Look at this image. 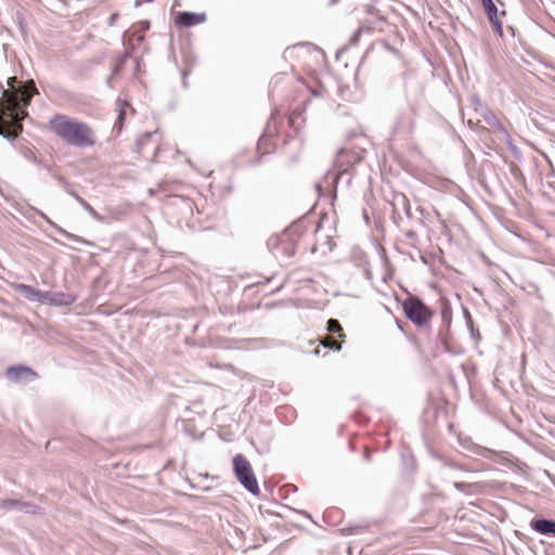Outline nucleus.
Segmentation results:
<instances>
[{
    "label": "nucleus",
    "mask_w": 555,
    "mask_h": 555,
    "mask_svg": "<svg viewBox=\"0 0 555 555\" xmlns=\"http://www.w3.org/2000/svg\"><path fill=\"white\" fill-rule=\"evenodd\" d=\"M453 487L462 492V493H465L467 495L472 494L473 493V488L476 487V483H466V482H461V481H455L453 482Z\"/></svg>",
    "instance_id": "obj_23"
},
{
    "label": "nucleus",
    "mask_w": 555,
    "mask_h": 555,
    "mask_svg": "<svg viewBox=\"0 0 555 555\" xmlns=\"http://www.w3.org/2000/svg\"><path fill=\"white\" fill-rule=\"evenodd\" d=\"M35 506L30 504V507H21V511H25L26 513H34Z\"/></svg>",
    "instance_id": "obj_32"
},
{
    "label": "nucleus",
    "mask_w": 555,
    "mask_h": 555,
    "mask_svg": "<svg viewBox=\"0 0 555 555\" xmlns=\"http://www.w3.org/2000/svg\"><path fill=\"white\" fill-rule=\"evenodd\" d=\"M314 353H315V354H319V353H320V349H319V348H317V349L314 350Z\"/></svg>",
    "instance_id": "obj_41"
},
{
    "label": "nucleus",
    "mask_w": 555,
    "mask_h": 555,
    "mask_svg": "<svg viewBox=\"0 0 555 555\" xmlns=\"http://www.w3.org/2000/svg\"><path fill=\"white\" fill-rule=\"evenodd\" d=\"M9 90H3L1 96V105L5 115L14 121V126L10 131L4 129L3 122H0V135L9 140H14L20 131L21 126L17 125L26 115L25 108L29 105L33 96L37 93V88L33 80L20 82L16 77L8 80Z\"/></svg>",
    "instance_id": "obj_1"
},
{
    "label": "nucleus",
    "mask_w": 555,
    "mask_h": 555,
    "mask_svg": "<svg viewBox=\"0 0 555 555\" xmlns=\"http://www.w3.org/2000/svg\"><path fill=\"white\" fill-rule=\"evenodd\" d=\"M481 116L483 117V120L486 124L493 128L496 132L501 134V137L505 140L509 139V133L506 130V128L503 126V124L496 118V116L490 112L489 109L485 108L481 113Z\"/></svg>",
    "instance_id": "obj_15"
},
{
    "label": "nucleus",
    "mask_w": 555,
    "mask_h": 555,
    "mask_svg": "<svg viewBox=\"0 0 555 555\" xmlns=\"http://www.w3.org/2000/svg\"><path fill=\"white\" fill-rule=\"evenodd\" d=\"M76 300L77 296L70 293L43 291L41 302L52 306H69Z\"/></svg>",
    "instance_id": "obj_9"
},
{
    "label": "nucleus",
    "mask_w": 555,
    "mask_h": 555,
    "mask_svg": "<svg viewBox=\"0 0 555 555\" xmlns=\"http://www.w3.org/2000/svg\"><path fill=\"white\" fill-rule=\"evenodd\" d=\"M402 308L406 319L418 327L428 324L434 314L431 309L415 295H409L402 302Z\"/></svg>",
    "instance_id": "obj_3"
},
{
    "label": "nucleus",
    "mask_w": 555,
    "mask_h": 555,
    "mask_svg": "<svg viewBox=\"0 0 555 555\" xmlns=\"http://www.w3.org/2000/svg\"><path fill=\"white\" fill-rule=\"evenodd\" d=\"M15 291L21 293L26 299L30 301H39L42 300L43 291L37 289L27 284H16Z\"/></svg>",
    "instance_id": "obj_16"
},
{
    "label": "nucleus",
    "mask_w": 555,
    "mask_h": 555,
    "mask_svg": "<svg viewBox=\"0 0 555 555\" xmlns=\"http://www.w3.org/2000/svg\"><path fill=\"white\" fill-rule=\"evenodd\" d=\"M372 30V27L366 25V24H362L358 29L357 31L354 33V35L351 37V42L353 44H356L358 41H359V38L360 36L363 34V33H370Z\"/></svg>",
    "instance_id": "obj_25"
},
{
    "label": "nucleus",
    "mask_w": 555,
    "mask_h": 555,
    "mask_svg": "<svg viewBox=\"0 0 555 555\" xmlns=\"http://www.w3.org/2000/svg\"><path fill=\"white\" fill-rule=\"evenodd\" d=\"M28 158H29L30 160H33L35 164H38V165L42 166V163H41L40 160H38L36 156L31 155V156H29ZM43 167H44L46 169H48L49 171L51 170V168H50L49 166L43 165Z\"/></svg>",
    "instance_id": "obj_30"
},
{
    "label": "nucleus",
    "mask_w": 555,
    "mask_h": 555,
    "mask_svg": "<svg viewBox=\"0 0 555 555\" xmlns=\"http://www.w3.org/2000/svg\"><path fill=\"white\" fill-rule=\"evenodd\" d=\"M57 230L63 233L66 237L74 238V241H77V237L74 235L68 234L67 232L63 231L62 229L57 228Z\"/></svg>",
    "instance_id": "obj_33"
},
{
    "label": "nucleus",
    "mask_w": 555,
    "mask_h": 555,
    "mask_svg": "<svg viewBox=\"0 0 555 555\" xmlns=\"http://www.w3.org/2000/svg\"><path fill=\"white\" fill-rule=\"evenodd\" d=\"M434 457L437 461H439L442 466L449 467L451 469L460 470V472L476 473V472H480L483 469L482 468L483 465L478 464L476 466H469V465L461 464L446 455L438 454V453H435Z\"/></svg>",
    "instance_id": "obj_10"
},
{
    "label": "nucleus",
    "mask_w": 555,
    "mask_h": 555,
    "mask_svg": "<svg viewBox=\"0 0 555 555\" xmlns=\"http://www.w3.org/2000/svg\"><path fill=\"white\" fill-rule=\"evenodd\" d=\"M157 135V132L154 131V132H146L144 133L142 137H140L137 142H135V146H137V152L141 155H143L144 157H155L157 155V152H158V146L155 144L151 151H149L147 149V145L151 141H153V139Z\"/></svg>",
    "instance_id": "obj_12"
},
{
    "label": "nucleus",
    "mask_w": 555,
    "mask_h": 555,
    "mask_svg": "<svg viewBox=\"0 0 555 555\" xmlns=\"http://www.w3.org/2000/svg\"><path fill=\"white\" fill-rule=\"evenodd\" d=\"M233 469L237 480L247 491L255 495L260 492L253 467L244 455L236 454L233 457Z\"/></svg>",
    "instance_id": "obj_4"
},
{
    "label": "nucleus",
    "mask_w": 555,
    "mask_h": 555,
    "mask_svg": "<svg viewBox=\"0 0 555 555\" xmlns=\"http://www.w3.org/2000/svg\"><path fill=\"white\" fill-rule=\"evenodd\" d=\"M49 130L69 146L88 149L94 146L96 137L94 130L77 118L56 114L48 122Z\"/></svg>",
    "instance_id": "obj_2"
},
{
    "label": "nucleus",
    "mask_w": 555,
    "mask_h": 555,
    "mask_svg": "<svg viewBox=\"0 0 555 555\" xmlns=\"http://www.w3.org/2000/svg\"><path fill=\"white\" fill-rule=\"evenodd\" d=\"M124 114L125 113L122 111L119 112V115H118V118H117V122H120L124 119Z\"/></svg>",
    "instance_id": "obj_35"
},
{
    "label": "nucleus",
    "mask_w": 555,
    "mask_h": 555,
    "mask_svg": "<svg viewBox=\"0 0 555 555\" xmlns=\"http://www.w3.org/2000/svg\"><path fill=\"white\" fill-rule=\"evenodd\" d=\"M326 330L328 335L321 339V345L325 348L339 351L345 338V333L339 321L336 319H330L327 321Z\"/></svg>",
    "instance_id": "obj_6"
},
{
    "label": "nucleus",
    "mask_w": 555,
    "mask_h": 555,
    "mask_svg": "<svg viewBox=\"0 0 555 555\" xmlns=\"http://www.w3.org/2000/svg\"><path fill=\"white\" fill-rule=\"evenodd\" d=\"M532 530L540 534L555 537V520L547 518H533L530 521Z\"/></svg>",
    "instance_id": "obj_14"
},
{
    "label": "nucleus",
    "mask_w": 555,
    "mask_h": 555,
    "mask_svg": "<svg viewBox=\"0 0 555 555\" xmlns=\"http://www.w3.org/2000/svg\"><path fill=\"white\" fill-rule=\"evenodd\" d=\"M118 18V14L117 13H113L109 18H108V25L113 26L116 22V20Z\"/></svg>",
    "instance_id": "obj_31"
},
{
    "label": "nucleus",
    "mask_w": 555,
    "mask_h": 555,
    "mask_svg": "<svg viewBox=\"0 0 555 555\" xmlns=\"http://www.w3.org/2000/svg\"><path fill=\"white\" fill-rule=\"evenodd\" d=\"M275 132V125L269 121L266 126L263 134L259 138L258 147H261L263 144H266L267 140L274 137Z\"/></svg>",
    "instance_id": "obj_20"
},
{
    "label": "nucleus",
    "mask_w": 555,
    "mask_h": 555,
    "mask_svg": "<svg viewBox=\"0 0 555 555\" xmlns=\"http://www.w3.org/2000/svg\"><path fill=\"white\" fill-rule=\"evenodd\" d=\"M392 206L395 210L402 209L408 218H412L409 198L403 193H397L393 195Z\"/></svg>",
    "instance_id": "obj_17"
},
{
    "label": "nucleus",
    "mask_w": 555,
    "mask_h": 555,
    "mask_svg": "<svg viewBox=\"0 0 555 555\" xmlns=\"http://www.w3.org/2000/svg\"><path fill=\"white\" fill-rule=\"evenodd\" d=\"M473 102L476 103V104H479L480 103V100L478 96H473Z\"/></svg>",
    "instance_id": "obj_38"
},
{
    "label": "nucleus",
    "mask_w": 555,
    "mask_h": 555,
    "mask_svg": "<svg viewBox=\"0 0 555 555\" xmlns=\"http://www.w3.org/2000/svg\"><path fill=\"white\" fill-rule=\"evenodd\" d=\"M268 248L274 255V257L291 258L296 253L295 243L291 240L289 233H284L281 236L269 238Z\"/></svg>",
    "instance_id": "obj_5"
},
{
    "label": "nucleus",
    "mask_w": 555,
    "mask_h": 555,
    "mask_svg": "<svg viewBox=\"0 0 555 555\" xmlns=\"http://www.w3.org/2000/svg\"><path fill=\"white\" fill-rule=\"evenodd\" d=\"M480 2L494 33L498 34L500 37H503L504 29L501 16L505 15V11L499 13V9L496 4L493 2V0H480Z\"/></svg>",
    "instance_id": "obj_7"
},
{
    "label": "nucleus",
    "mask_w": 555,
    "mask_h": 555,
    "mask_svg": "<svg viewBox=\"0 0 555 555\" xmlns=\"http://www.w3.org/2000/svg\"><path fill=\"white\" fill-rule=\"evenodd\" d=\"M206 21L205 13H193V12H178L175 22L177 25L191 27Z\"/></svg>",
    "instance_id": "obj_13"
},
{
    "label": "nucleus",
    "mask_w": 555,
    "mask_h": 555,
    "mask_svg": "<svg viewBox=\"0 0 555 555\" xmlns=\"http://www.w3.org/2000/svg\"><path fill=\"white\" fill-rule=\"evenodd\" d=\"M137 40H138L139 42H140V41H142V40H143V36H142V35H141V36H139V37L137 38Z\"/></svg>",
    "instance_id": "obj_40"
},
{
    "label": "nucleus",
    "mask_w": 555,
    "mask_h": 555,
    "mask_svg": "<svg viewBox=\"0 0 555 555\" xmlns=\"http://www.w3.org/2000/svg\"><path fill=\"white\" fill-rule=\"evenodd\" d=\"M506 30L512 35V37L515 36V28L513 26H507Z\"/></svg>",
    "instance_id": "obj_34"
},
{
    "label": "nucleus",
    "mask_w": 555,
    "mask_h": 555,
    "mask_svg": "<svg viewBox=\"0 0 555 555\" xmlns=\"http://www.w3.org/2000/svg\"><path fill=\"white\" fill-rule=\"evenodd\" d=\"M79 204L90 215L91 218H93L96 221L103 220L100 214L83 198H79Z\"/></svg>",
    "instance_id": "obj_21"
},
{
    "label": "nucleus",
    "mask_w": 555,
    "mask_h": 555,
    "mask_svg": "<svg viewBox=\"0 0 555 555\" xmlns=\"http://www.w3.org/2000/svg\"><path fill=\"white\" fill-rule=\"evenodd\" d=\"M441 319H442V327L439 330L438 336L441 340V343L447 346V331L451 324L452 321V313L449 308H443L441 311ZM447 350H449L448 347H446Z\"/></svg>",
    "instance_id": "obj_18"
},
{
    "label": "nucleus",
    "mask_w": 555,
    "mask_h": 555,
    "mask_svg": "<svg viewBox=\"0 0 555 555\" xmlns=\"http://www.w3.org/2000/svg\"><path fill=\"white\" fill-rule=\"evenodd\" d=\"M337 2H338V0H330V1H328V5H334V4H335V3H337Z\"/></svg>",
    "instance_id": "obj_39"
},
{
    "label": "nucleus",
    "mask_w": 555,
    "mask_h": 555,
    "mask_svg": "<svg viewBox=\"0 0 555 555\" xmlns=\"http://www.w3.org/2000/svg\"><path fill=\"white\" fill-rule=\"evenodd\" d=\"M130 56L129 53H126L122 57H120L114 65L112 76L117 75L125 66L126 59Z\"/></svg>",
    "instance_id": "obj_26"
},
{
    "label": "nucleus",
    "mask_w": 555,
    "mask_h": 555,
    "mask_svg": "<svg viewBox=\"0 0 555 555\" xmlns=\"http://www.w3.org/2000/svg\"><path fill=\"white\" fill-rule=\"evenodd\" d=\"M348 152L344 149L339 150L336 156V166L341 168L345 164H351V160L348 157Z\"/></svg>",
    "instance_id": "obj_24"
},
{
    "label": "nucleus",
    "mask_w": 555,
    "mask_h": 555,
    "mask_svg": "<svg viewBox=\"0 0 555 555\" xmlns=\"http://www.w3.org/2000/svg\"><path fill=\"white\" fill-rule=\"evenodd\" d=\"M359 530H361V527H346L341 529V533L344 535H351L357 533Z\"/></svg>",
    "instance_id": "obj_28"
},
{
    "label": "nucleus",
    "mask_w": 555,
    "mask_h": 555,
    "mask_svg": "<svg viewBox=\"0 0 555 555\" xmlns=\"http://www.w3.org/2000/svg\"><path fill=\"white\" fill-rule=\"evenodd\" d=\"M0 507L3 509H21V507H30L29 503H24L15 499L2 500Z\"/></svg>",
    "instance_id": "obj_19"
},
{
    "label": "nucleus",
    "mask_w": 555,
    "mask_h": 555,
    "mask_svg": "<svg viewBox=\"0 0 555 555\" xmlns=\"http://www.w3.org/2000/svg\"><path fill=\"white\" fill-rule=\"evenodd\" d=\"M18 211L24 216L26 217L27 219H31L30 216H28L25 211H23L22 209H18Z\"/></svg>",
    "instance_id": "obj_37"
},
{
    "label": "nucleus",
    "mask_w": 555,
    "mask_h": 555,
    "mask_svg": "<svg viewBox=\"0 0 555 555\" xmlns=\"http://www.w3.org/2000/svg\"><path fill=\"white\" fill-rule=\"evenodd\" d=\"M302 121V114L300 112L294 111L288 117V124L295 130L299 129Z\"/></svg>",
    "instance_id": "obj_22"
},
{
    "label": "nucleus",
    "mask_w": 555,
    "mask_h": 555,
    "mask_svg": "<svg viewBox=\"0 0 555 555\" xmlns=\"http://www.w3.org/2000/svg\"><path fill=\"white\" fill-rule=\"evenodd\" d=\"M459 443L465 450L486 459H492L496 454L495 451L475 443L470 437H459Z\"/></svg>",
    "instance_id": "obj_11"
},
{
    "label": "nucleus",
    "mask_w": 555,
    "mask_h": 555,
    "mask_svg": "<svg viewBox=\"0 0 555 555\" xmlns=\"http://www.w3.org/2000/svg\"><path fill=\"white\" fill-rule=\"evenodd\" d=\"M363 218H364L365 222L369 223L370 219H369L366 210L363 211Z\"/></svg>",
    "instance_id": "obj_36"
},
{
    "label": "nucleus",
    "mask_w": 555,
    "mask_h": 555,
    "mask_svg": "<svg viewBox=\"0 0 555 555\" xmlns=\"http://www.w3.org/2000/svg\"><path fill=\"white\" fill-rule=\"evenodd\" d=\"M66 192L73 196L78 203H79V198H82L81 196H79L73 189L69 188V185H66Z\"/></svg>",
    "instance_id": "obj_29"
},
{
    "label": "nucleus",
    "mask_w": 555,
    "mask_h": 555,
    "mask_svg": "<svg viewBox=\"0 0 555 555\" xmlns=\"http://www.w3.org/2000/svg\"><path fill=\"white\" fill-rule=\"evenodd\" d=\"M5 377L15 384H28L38 377V374L30 367L24 365L9 366Z\"/></svg>",
    "instance_id": "obj_8"
},
{
    "label": "nucleus",
    "mask_w": 555,
    "mask_h": 555,
    "mask_svg": "<svg viewBox=\"0 0 555 555\" xmlns=\"http://www.w3.org/2000/svg\"><path fill=\"white\" fill-rule=\"evenodd\" d=\"M29 209L34 210L39 217H41L47 223H49L53 229H57L56 224L40 209L29 206Z\"/></svg>",
    "instance_id": "obj_27"
}]
</instances>
